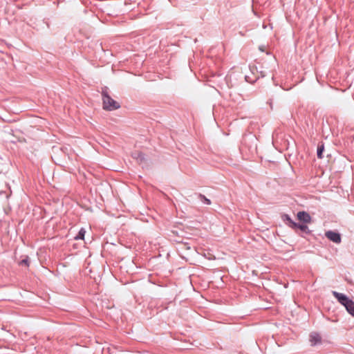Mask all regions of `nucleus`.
I'll list each match as a JSON object with an SVG mask.
<instances>
[{
  "mask_svg": "<svg viewBox=\"0 0 354 354\" xmlns=\"http://www.w3.org/2000/svg\"><path fill=\"white\" fill-rule=\"evenodd\" d=\"M19 265L28 266H29V258H28V257H26L25 259H22L19 262Z\"/></svg>",
  "mask_w": 354,
  "mask_h": 354,
  "instance_id": "nucleus-10",
  "label": "nucleus"
},
{
  "mask_svg": "<svg viewBox=\"0 0 354 354\" xmlns=\"http://www.w3.org/2000/svg\"><path fill=\"white\" fill-rule=\"evenodd\" d=\"M322 340L321 336L317 333H313L310 335V342L313 346L320 343Z\"/></svg>",
  "mask_w": 354,
  "mask_h": 354,
  "instance_id": "nucleus-6",
  "label": "nucleus"
},
{
  "mask_svg": "<svg viewBox=\"0 0 354 354\" xmlns=\"http://www.w3.org/2000/svg\"><path fill=\"white\" fill-rule=\"evenodd\" d=\"M86 231L84 228L80 229L77 235L75 237L76 240L78 239H84L85 236Z\"/></svg>",
  "mask_w": 354,
  "mask_h": 354,
  "instance_id": "nucleus-8",
  "label": "nucleus"
},
{
  "mask_svg": "<svg viewBox=\"0 0 354 354\" xmlns=\"http://www.w3.org/2000/svg\"><path fill=\"white\" fill-rule=\"evenodd\" d=\"M297 218L299 221H303L305 223H308L311 221L310 216L306 212H299L297 213Z\"/></svg>",
  "mask_w": 354,
  "mask_h": 354,
  "instance_id": "nucleus-4",
  "label": "nucleus"
},
{
  "mask_svg": "<svg viewBox=\"0 0 354 354\" xmlns=\"http://www.w3.org/2000/svg\"><path fill=\"white\" fill-rule=\"evenodd\" d=\"M245 79L248 82H250V83H254L256 81V80H250L249 76H248V75H245Z\"/></svg>",
  "mask_w": 354,
  "mask_h": 354,
  "instance_id": "nucleus-13",
  "label": "nucleus"
},
{
  "mask_svg": "<svg viewBox=\"0 0 354 354\" xmlns=\"http://www.w3.org/2000/svg\"><path fill=\"white\" fill-rule=\"evenodd\" d=\"M291 228L299 229L301 232H304L305 233L310 232L308 226L305 224H299V223H297L295 222H291Z\"/></svg>",
  "mask_w": 354,
  "mask_h": 354,
  "instance_id": "nucleus-5",
  "label": "nucleus"
},
{
  "mask_svg": "<svg viewBox=\"0 0 354 354\" xmlns=\"http://www.w3.org/2000/svg\"><path fill=\"white\" fill-rule=\"evenodd\" d=\"M103 109L107 111H113L120 107V104L112 99L108 93V88L104 87L102 90Z\"/></svg>",
  "mask_w": 354,
  "mask_h": 354,
  "instance_id": "nucleus-1",
  "label": "nucleus"
},
{
  "mask_svg": "<svg viewBox=\"0 0 354 354\" xmlns=\"http://www.w3.org/2000/svg\"><path fill=\"white\" fill-rule=\"evenodd\" d=\"M325 236L328 239L333 241V243H340L342 241L340 234L335 231H327L325 232Z\"/></svg>",
  "mask_w": 354,
  "mask_h": 354,
  "instance_id": "nucleus-3",
  "label": "nucleus"
},
{
  "mask_svg": "<svg viewBox=\"0 0 354 354\" xmlns=\"http://www.w3.org/2000/svg\"><path fill=\"white\" fill-rule=\"evenodd\" d=\"M138 159V161L140 162H142V160H145V157H144V155L142 153H139L138 154V156L136 158Z\"/></svg>",
  "mask_w": 354,
  "mask_h": 354,
  "instance_id": "nucleus-12",
  "label": "nucleus"
},
{
  "mask_svg": "<svg viewBox=\"0 0 354 354\" xmlns=\"http://www.w3.org/2000/svg\"><path fill=\"white\" fill-rule=\"evenodd\" d=\"M269 104H270V108L272 109V101H270Z\"/></svg>",
  "mask_w": 354,
  "mask_h": 354,
  "instance_id": "nucleus-14",
  "label": "nucleus"
},
{
  "mask_svg": "<svg viewBox=\"0 0 354 354\" xmlns=\"http://www.w3.org/2000/svg\"><path fill=\"white\" fill-rule=\"evenodd\" d=\"M199 198L206 205L211 204V201L203 194H199Z\"/></svg>",
  "mask_w": 354,
  "mask_h": 354,
  "instance_id": "nucleus-9",
  "label": "nucleus"
},
{
  "mask_svg": "<svg viewBox=\"0 0 354 354\" xmlns=\"http://www.w3.org/2000/svg\"><path fill=\"white\" fill-rule=\"evenodd\" d=\"M283 221H288V225L291 227V222H294L288 214L283 216Z\"/></svg>",
  "mask_w": 354,
  "mask_h": 354,
  "instance_id": "nucleus-11",
  "label": "nucleus"
},
{
  "mask_svg": "<svg viewBox=\"0 0 354 354\" xmlns=\"http://www.w3.org/2000/svg\"><path fill=\"white\" fill-rule=\"evenodd\" d=\"M332 294L346 308L348 313L354 317V301L342 293L333 291Z\"/></svg>",
  "mask_w": 354,
  "mask_h": 354,
  "instance_id": "nucleus-2",
  "label": "nucleus"
},
{
  "mask_svg": "<svg viewBox=\"0 0 354 354\" xmlns=\"http://www.w3.org/2000/svg\"><path fill=\"white\" fill-rule=\"evenodd\" d=\"M324 150V144H322L318 146L317 151V156L318 158H322V153Z\"/></svg>",
  "mask_w": 354,
  "mask_h": 354,
  "instance_id": "nucleus-7",
  "label": "nucleus"
}]
</instances>
